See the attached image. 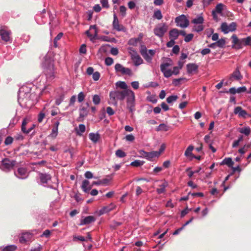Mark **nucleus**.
Listing matches in <instances>:
<instances>
[{
    "mask_svg": "<svg viewBox=\"0 0 251 251\" xmlns=\"http://www.w3.org/2000/svg\"><path fill=\"white\" fill-rule=\"evenodd\" d=\"M2 166L6 169H10L15 164V161L14 160H10L8 158H4L2 161Z\"/></svg>",
    "mask_w": 251,
    "mask_h": 251,
    "instance_id": "ddd939ff",
    "label": "nucleus"
},
{
    "mask_svg": "<svg viewBox=\"0 0 251 251\" xmlns=\"http://www.w3.org/2000/svg\"><path fill=\"white\" fill-rule=\"evenodd\" d=\"M243 78V76L241 74L239 68L237 67L236 69L233 72V73L231 75V76L229 78L230 80L233 81V78L237 80H240L242 79Z\"/></svg>",
    "mask_w": 251,
    "mask_h": 251,
    "instance_id": "2eb2a0df",
    "label": "nucleus"
},
{
    "mask_svg": "<svg viewBox=\"0 0 251 251\" xmlns=\"http://www.w3.org/2000/svg\"><path fill=\"white\" fill-rule=\"evenodd\" d=\"M131 90H121L116 89L111 91L109 93L110 102V103L116 106L117 105L118 100L123 101L125 98L129 94V91Z\"/></svg>",
    "mask_w": 251,
    "mask_h": 251,
    "instance_id": "f257e3e1",
    "label": "nucleus"
},
{
    "mask_svg": "<svg viewBox=\"0 0 251 251\" xmlns=\"http://www.w3.org/2000/svg\"><path fill=\"white\" fill-rule=\"evenodd\" d=\"M113 63V59L110 57H107L105 59V64L107 66H110Z\"/></svg>",
    "mask_w": 251,
    "mask_h": 251,
    "instance_id": "603ef678",
    "label": "nucleus"
},
{
    "mask_svg": "<svg viewBox=\"0 0 251 251\" xmlns=\"http://www.w3.org/2000/svg\"><path fill=\"white\" fill-rule=\"evenodd\" d=\"M31 234L28 233H24L20 238L19 241L21 243H25L30 238Z\"/></svg>",
    "mask_w": 251,
    "mask_h": 251,
    "instance_id": "b1692460",
    "label": "nucleus"
},
{
    "mask_svg": "<svg viewBox=\"0 0 251 251\" xmlns=\"http://www.w3.org/2000/svg\"><path fill=\"white\" fill-rule=\"evenodd\" d=\"M221 29L223 32H224V33H227L229 32V28H228V25L226 23H224L221 25Z\"/></svg>",
    "mask_w": 251,
    "mask_h": 251,
    "instance_id": "ea45409f",
    "label": "nucleus"
},
{
    "mask_svg": "<svg viewBox=\"0 0 251 251\" xmlns=\"http://www.w3.org/2000/svg\"><path fill=\"white\" fill-rule=\"evenodd\" d=\"M98 29L96 25H91L90 29L86 31L87 35L90 38L91 40L95 39L98 35Z\"/></svg>",
    "mask_w": 251,
    "mask_h": 251,
    "instance_id": "6e6552de",
    "label": "nucleus"
},
{
    "mask_svg": "<svg viewBox=\"0 0 251 251\" xmlns=\"http://www.w3.org/2000/svg\"><path fill=\"white\" fill-rule=\"evenodd\" d=\"M159 153H157V151H152L148 152L147 154V159L149 160H151L153 158L155 157H158Z\"/></svg>",
    "mask_w": 251,
    "mask_h": 251,
    "instance_id": "c85d7f7f",
    "label": "nucleus"
},
{
    "mask_svg": "<svg viewBox=\"0 0 251 251\" xmlns=\"http://www.w3.org/2000/svg\"><path fill=\"white\" fill-rule=\"evenodd\" d=\"M145 163V161H141L139 160H135V161L132 162L130 164L131 166L133 167H140L142 165H143Z\"/></svg>",
    "mask_w": 251,
    "mask_h": 251,
    "instance_id": "f704fd0d",
    "label": "nucleus"
},
{
    "mask_svg": "<svg viewBox=\"0 0 251 251\" xmlns=\"http://www.w3.org/2000/svg\"><path fill=\"white\" fill-rule=\"evenodd\" d=\"M18 176H17L19 178L23 179L26 177V170L24 168H19L18 170Z\"/></svg>",
    "mask_w": 251,
    "mask_h": 251,
    "instance_id": "393cba45",
    "label": "nucleus"
},
{
    "mask_svg": "<svg viewBox=\"0 0 251 251\" xmlns=\"http://www.w3.org/2000/svg\"><path fill=\"white\" fill-rule=\"evenodd\" d=\"M185 79L184 78H177V79H174L173 80V84L176 86H178L180 84V82L182 80H184Z\"/></svg>",
    "mask_w": 251,
    "mask_h": 251,
    "instance_id": "5fc2aeb1",
    "label": "nucleus"
},
{
    "mask_svg": "<svg viewBox=\"0 0 251 251\" xmlns=\"http://www.w3.org/2000/svg\"><path fill=\"white\" fill-rule=\"evenodd\" d=\"M217 47L222 48L224 47L226 44V41L224 39H220L218 40L216 42H215Z\"/></svg>",
    "mask_w": 251,
    "mask_h": 251,
    "instance_id": "a19ab883",
    "label": "nucleus"
},
{
    "mask_svg": "<svg viewBox=\"0 0 251 251\" xmlns=\"http://www.w3.org/2000/svg\"><path fill=\"white\" fill-rule=\"evenodd\" d=\"M86 51V45L85 44H82L79 49V52L81 53L85 54Z\"/></svg>",
    "mask_w": 251,
    "mask_h": 251,
    "instance_id": "bf43d9fd",
    "label": "nucleus"
},
{
    "mask_svg": "<svg viewBox=\"0 0 251 251\" xmlns=\"http://www.w3.org/2000/svg\"><path fill=\"white\" fill-rule=\"evenodd\" d=\"M238 131L241 133L245 134L246 136H248L251 132V128L249 126L240 128Z\"/></svg>",
    "mask_w": 251,
    "mask_h": 251,
    "instance_id": "bb28decb",
    "label": "nucleus"
},
{
    "mask_svg": "<svg viewBox=\"0 0 251 251\" xmlns=\"http://www.w3.org/2000/svg\"><path fill=\"white\" fill-rule=\"evenodd\" d=\"M90 107V103L86 102L85 105L82 106L80 109V117H84L88 115L89 112V108Z\"/></svg>",
    "mask_w": 251,
    "mask_h": 251,
    "instance_id": "dca6fc26",
    "label": "nucleus"
},
{
    "mask_svg": "<svg viewBox=\"0 0 251 251\" xmlns=\"http://www.w3.org/2000/svg\"><path fill=\"white\" fill-rule=\"evenodd\" d=\"M135 96L134 93L131 90L126 96V106L129 112L133 113L135 110Z\"/></svg>",
    "mask_w": 251,
    "mask_h": 251,
    "instance_id": "f03ea898",
    "label": "nucleus"
},
{
    "mask_svg": "<svg viewBox=\"0 0 251 251\" xmlns=\"http://www.w3.org/2000/svg\"><path fill=\"white\" fill-rule=\"evenodd\" d=\"M85 95H84V93L82 92H80L78 94V101L79 102H81L83 101L84 100Z\"/></svg>",
    "mask_w": 251,
    "mask_h": 251,
    "instance_id": "6e6d98bb",
    "label": "nucleus"
},
{
    "mask_svg": "<svg viewBox=\"0 0 251 251\" xmlns=\"http://www.w3.org/2000/svg\"><path fill=\"white\" fill-rule=\"evenodd\" d=\"M187 70L188 74L197 72L198 70V65L195 63H189L187 65Z\"/></svg>",
    "mask_w": 251,
    "mask_h": 251,
    "instance_id": "f3484780",
    "label": "nucleus"
},
{
    "mask_svg": "<svg viewBox=\"0 0 251 251\" xmlns=\"http://www.w3.org/2000/svg\"><path fill=\"white\" fill-rule=\"evenodd\" d=\"M85 131V126L83 124L79 125L78 129H76V133L77 135H81Z\"/></svg>",
    "mask_w": 251,
    "mask_h": 251,
    "instance_id": "e433bc0d",
    "label": "nucleus"
},
{
    "mask_svg": "<svg viewBox=\"0 0 251 251\" xmlns=\"http://www.w3.org/2000/svg\"><path fill=\"white\" fill-rule=\"evenodd\" d=\"M194 147L192 145H190L185 151L184 155L187 156H193L192 151L194 150Z\"/></svg>",
    "mask_w": 251,
    "mask_h": 251,
    "instance_id": "2f4dec72",
    "label": "nucleus"
},
{
    "mask_svg": "<svg viewBox=\"0 0 251 251\" xmlns=\"http://www.w3.org/2000/svg\"><path fill=\"white\" fill-rule=\"evenodd\" d=\"M170 66L171 64L167 62L162 64L160 66L161 71H163V70L167 69V68Z\"/></svg>",
    "mask_w": 251,
    "mask_h": 251,
    "instance_id": "680f3d73",
    "label": "nucleus"
},
{
    "mask_svg": "<svg viewBox=\"0 0 251 251\" xmlns=\"http://www.w3.org/2000/svg\"><path fill=\"white\" fill-rule=\"evenodd\" d=\"M163 71L161 72L163 73L164 76L166 77H169L173 75L172 72L170 69H166Z\"/></svg>",
    "mask_w": 251,
    "mask_h": 251,
    "instance_id": "49530a36",
    "label": "nucleus"
},
{
    "mask_svg": "<svg viewBox=\"0 0 251 251\" xmlns=\"http://www.w3.org/2000/svg\"><path fill=\"white\" fill-rule=\"evenodd\" d=\"M126 8L125 6H121L120 7V11L122 13L123 16H125L126 13Z\"/></svg>",
    "mask_w": 251,
    "mask_h": 251,
    "instance_id": "774afa93",
    "label": "nucleus"
},
{
    "mask_svg": "<svg viewBox=\"0 0 251 251\" xmlns=\"http://www.w3.org/2000/svg\"><path fill=\"white\" fill-rule=\"evenodd\" d=\"M17 247L15 245L7 246L2 249V251H15Z\"/></svg>",
    "mask_w": 251,
    "mask_h": 251,
    "instance_id": "79ce46f5",
    "label": "nucleus"
},
{
    "mask_svg": "<svg viewBox=\"0 0 251 251\" xmlns=\"http://www.w3.org/2000/svg\"><path fill=\"white\" fill-rule=\"evenodd\" d=\"M247 91V88L245 86H242L236 88L235 87L230 88L228 91H225V93H229L231 94H235L236 93H241L245 92Z\"/></svg>",
    "mask_w": 251,
    "mask_h": 251,
    "instance_id": "f8f14e48",
    "label": "nucleus"
},
{
    "mask_svg": "<svg viewBox=\"0 0 251 251\" xmlns=\"http://www.w3.org/2000/svg\"><path fill=\"white\" fill-rule=\"evenodd\" d=\"M178 99L177 96H170L167 98L166 101L168 103H170L173 101H176Z\"/></svg>",
    "mask_w": 251,
    "mask_h": 251,
    "instance_id": "c03bdc74",
    "label": "nucleus"
},
{
    "mask_svg": "<svg viewBox=\"0 0 251 251\" xmlns=\"http://www.w3.org/2000/svg\"><path fill=\"white\" fill-rule=\"evenodd\" d=\"M175 22L177 25L181 27H187L189 25V21L187 19L186 16L182 15L176 18Z\"/></svg>",
    "mask_w": 251,
    "mask_h": 251,
    "instance_id": "39448f33",
    "label": "nucleus"
},
{
    "mask_svg": "<svg viewBox=\"0 0 251 251\" xmlns=\"http://www.w3.org/2000/svg\"><path fill=\"white\" fill-rule=\"evenodd\" d=\"M204 21L203 18L202 16H199L197 18L194 19L192 23L195 24L201 25Z\"/></svg>",
    "mask_w": 251,
    "mask_h": 251,
    "instance_id": "c9c22d12",
    "label": "nucleus"
},
{
    "mask_svg": "<svg viewBox=\"0 0 251 251\" xmlns=\"http://www.w3.org/2000/svg\"><path fill=\"white\" fill-rule=\"evenodd\" d=\"M179 47L178 45H175L172 49V51L175 54H178L179 52Z\"/></svg>",
    "mask_w": 251,
    "mask_h": 251,
    "instance_id": "69168bd1",
    "label": "nucleus"
},
{
    "mask_svg": "<svg viewBox=\"0 0 251 251\" xmlns=\"http://www.w3.org/2000/svg\"><path fill=\"white\" fill-rule=\"evenodd\" d=\"M112 25L113 28L118 31L124 30V26L123 25L119 24L118 19L115 14L114 15V19Z\"/></svg>",
    "mask_w": 251,
    "mask_h": 251,
    "instance_id": "9b49d317",
    "label": "nucleus"
},
{
    "mask_svg": "<svg viewBox=\"0 0 251 251\" xmlns=\"http://www.w3.org/2000/svg\"><path fill=\"white\" fill-rule=\"evenodd\" d=\"M169 126L166 125L165 124H160L156 128V130L157 131H167L169 130Z\"/></svg>",
    "mask_w": 251,
    "mask_h": 251,
    "instance_id": "cd10ccee",
    "label": "nucleus"
},
{
    "mask_svg": "<svg viewBox=\"0 0 251 251\" xmlns=\"http://www.w3.org/2000/svg\"><path fill=\"white\" fill-rule=\"evenodd\" d=\"M232 39L233 45L232 48L236 50H239L243 48V44L241 39H239L237 36L235 34L231 37Z\"/></svg>",
    "mask_w": 251,
    "mask_h": 251,
    "instance_id": "1a4fd4ad",
    "label": "nucleus"
},
{
    "mask_svg": "<svg viewBox=\"0 0 251 251\" xmlns=\"http://www.w3.org/2000/svg\"><path fill=\"white\" fill-rule=\"evenodd\" d=\"M100 77V74L98 72H96L93 74V79L95 80H98Z\"/></svg>",
    "mask_w": 251,
    "mask_h": 251,
    "instance_id": "e2e57ef3",
    "label": "nucleus"
},
{
    "mask_svg": "<svg viewBox=\"0 0 251 251\" xmlns=\"http://www.w3.org/2000/svg\"><path fill=\"white\" fill-rule=\"evenodd\" d=\"M27 121L26 119H25L22 122V126H21V129L22 131L26 134L29 133V131H26V129L25 127L26 125L27 124Z\"/></svg>",
    "mask_w": 251,
    "mask_h": 251,
    "instance_id": "4c0bfd02",
    "label": "nucleus"
},
{
    "mask_svg": "<svg viewBox=\"0 0 251 251\" xmlns=\"http://www.w3.org/2000/svg\"><path fill=\"white\" fill-rule=\"evenodd\" d=\"M7 27L5 26H1L0 28V36L1 39L4 42H8L10 40V31L7 30Z\"/></svg>",
    "mask_w": 251,
    "mask_h": 251,
    "instance_id": "423d86ee",
    "label": "nucleus"
},
{
    "mask_svg": "<svg viewBox=\"0 0 251 251\" xmlns=\"http://www.w3.org/2000/svg\"><path fill=\"white\" fill-rule=\"evenodd\" d=\"M115 154L117 157L120 158H122L126 156V153L120 149L116 151Z\"/></svg>",
    "mask_w": 251,
    "mask_h": 251,
    "instance_id": "37998d69",
    "label": "nucleus"
},
{
    "mask_svg": "<svg viewBox=\"0 0 251 251\" xmlns=\"http://www.w3.org/2000/svg\"><path fill=\"white\" fill-rule=\"evenodd\" d=\"M234 112L235 114H238L239 117H245L247 115L246 110L242 109L241 106H237L234 109Z\"/></svg>",
    "mask_w": 251,
    "mask_h": 251,
    "instance_id": "6ab92c4d",
    "label": "nucleus"
},
{
    "mask_svg": "<svg viewBox=\"0 0 251 251\" xmlns=\"http://www.w3.org/2000/svg\"><path fill=\"white\" fill-rule=\"evenodd\" d=\"M13 142V138L11 137L8 136L6 138L4 143L5 145H9Z\"/></svg>",
    "mask_w": 251,
    "mask_h": 251,
    "instance_id": "338daca9",
    "label": "nucleus"
},
{
    "mask_svg": "<svg viewBox=\"0 0 251 251\" xmlns=\"http://www.w3.org/2000/svg\"><path fill=\"white\" fill-rule=\"evenodd\" d=\"M242 42L243 46H251V37L249 36L246 38L241 39Z\"/></svg>",
    "mask_w": 251,
    "mask_h": 251,
    "instance_id": "72a5a7b5",
    "label": "nucleus"
},
{
    "mask_svg": "<svg viewBox=\"0 0 251 251\" xmlns=\"http://www.w3.org/2000/svg\"><path fill=\"white\" fill-rule=\"evenodd\" d=\"M115 208V205L111 203L109 205L103 206L101 209L99 211V215H101L105 213H108L111 211Z\"/></svg>",
    "mask_w": 251,
    "mask_h": 251,
    "instance_id": "4468645a",
    "label": "nucleus"
},
{
    "mask_svg": "<svg viewBox=\"0 0 251 251\" xmlns=\"http://www.w3.org/2000/svg\"><path fill=\"white\" fill-rule=\"evenodd\" d=\"M249 146H250L249 145H244V146L243 148H242L239 150V151H238L241 154H244L247 150V149L249 147Z\"/></svg>",
    "mask_w": 251,
    "mask_h": 251,
    "instance_id": "052dcab7",
    "label": "nucleus"
},
{
    "mask_svg": "<svg viewBox=\"0 0 251 251\" xmlns=\"http://www.w3.org/2000/svg\"><path fill=\"white\" fill-rule=\"evenodd\" d=\"M129 53L130 55L132 60L134 62V65L138 66L142 64L143 62V60L137 51L132 48L129 49Z\"/></svg>",
    "mask_w": 251,
    "mask_h": 251,
    "instance_id": "7ed1b4c3",
    "label": "nucleus"
},
{
    "mask_svg": "<svg viewBox=\"0 0 251 251\" xmlns=\"http://www.w3.org/2000/svg\"><path fill=\"white\" fill-rule=\"evenodd\" d=\"M203 29L204 26L202 25H195L193 27V30L199 32L203 30Z\"/></svg>",
    "mask_w": 251,
    "mask_h": 251,
    "instance_id": "de8ad7c7",
    "label": "nucleus"
},
{
    "mask_svg": "<svg viewBox=\"0 0 251 251\" xmlns=\"http://www.w3.org/2000/svg\"><path fill=\"white\" fill-rule=\"evenodd\" d=\"M237 25L235 23L232 22L229 25H228L229 31H234L236 29Z\"/></svg>",
    "mask_w": 251,
    "mask_h": 251,
    "instance_id": "8fccbe9b",
    "label": "nucleus"
},
{
    "mask_svg": "<svg viewBox=\"0 0 251 251\" xmlns=\"http://www.w3.org/2000/svg\"><path fill=\"white\" fill-rule=\"evenodd\" d=\"M194 37V34L192 33L186 34L185 36L184 41L186 42H189Z\"/></svg>",
    "mask_w": 251,
    "mask_h": 251,
    "instance_id": "3c124183",
    "label": "nucleus"
},
{
    "mask_svg": "<svg viewBox=\"0 0 251 251\" xmlns=\"http://www.w3.org/2000/svg\"><path fill=\"white\" fill-rule=\"evenodd\" d=\"M153 17L157 19V20H161L162 18L161 12L160 10H155L154 12Z\"/></svg>",
    "mask_w": 251,
    "mask_h": 251,
    "instance_id": "58836bf2",
    "label": "nucleus"
},
{
    "mask_svg": "<svg viewBox=\"0 0 251 251\" xmlns=\"http://www.w3.org/2000/svg\"><path fill=\"white\" fill-rule=\"evenodd\" d=\"M140 53L144 58L148 62H151L152 58L148 53L147 49L145 46L141 45L140 49Z\"/></svg>",
    "mask_w": 251,
    "mask_h": 251,
    "instance_id": "9d476101",
    "label": "nucleus"
},
{
    "mask_svg": "<svg viewBox=\"0 0 251 251\" xmlns=\"http://www.w3.org/2000/svg\"><path fill=\"white\" fill-rule=\"evenodd\" d=\"M93 101L96 105H98L100 103V98L98 95H95L93 97Z\"/></svg>",
    "mask_w": 251,
    "mask_h": 251,
    "instance_id": "a18cd8bd",
    "label": "nucleus"
},
{
    "mask_svg": "<svg viewBox=\"0 0 251 251\" xmlns=\"http://www.w3.org/2000/svg\"><path fill=\"white\" fill-rule=\"evenodd\" d=\"M95 221V218L94 216H89L85 217L83 220L81 221L80 225H87Z\"/></svg>",
    "mask_w": 251,
    "mask_h": 251,
    "instance_id": "412c9836",
    "label": "nucleus"
},
{
    "mask_svg": "<svg viewBox=\"0 0 251 251\" xmlns=\"http://www.w3.org/2000/svg\"><path fill=\"white\" fill-rule=\"evenodd\" d=\"M41 250L42 246L39 244H37L31 249L30 251H41Z\"/></svg>",
    "mask_w": 251,
    "mask_h": 251,
    "instance_id": "13d9d810",
    "label": "nucleus"
},
{
    "mask_svg": "<svg viewBox=\"0 0 251 251\" xmlns=\"http://www.w3.org/2000/svg\"><path fill=\"white\" fill-rule=\"evenodd\" d=\"M138 41L139 40L138 39L132 38L129 40L128 44L129 45L135 46L137 42H138Z\"/></svg>",
    "mask_w": 251,
    "mask_h": 251,
    "instance_id": "0e129e2a",
    "label": "nucleus"
},
{
    "mask_svg": "<svg viewBox=\"0 0 251 251\" xmlns=\"http://www.w3.org/2000/svg\"><path fill=\"white\" fill-rule=\"evenodd\" d=\"M57 133H58L57 127H53L52 129L51 133L50 135L51 137L54 138L57 135Z\"/></svg>",
    "mask_w": 251,
    "mask_h": 251,
    "instance_id": "09e8293b",
    "label": "nucleus"
},
{
    "mask_svg": "<svg viewBox=\"0 0 251 251\" xmlns=\"http://www.w3.org/2000/svg\"><path fill=\"white\" fill-rule=\"evenodd\" d=\"M126 141L133 142L135 140V137L132 134H128L124 137Z\"/></svg>",
    "mask_w": 251,
    "mask_h": 251,
    "instance_id": "4d7b16f0",
    "label": "nucleus"
},
{
    "mask_svg": "<svg viewBox=\"0 0 251 251\" xmlns=\"http://www.w3.org/2000/svg\"><path fill=\"white\" fill-rule=\"evenodd\" d=\"M224 6L225 5L221 3H218L215 6V8L214 11H215V12L218 14H221Z\"/></svg>",
    "mask_w": 251,
    "mask_h": 251,
    "instance_id": "473e14b6",
    "label": "nucleus"
},
{
    "mask_svg": "<svg viewBox=\"0 0 251 251\" xmlns=\"http://www.w3.org/2000/svg\"><path fill=\"white\" fill-rule=\"evenodd\" d=\"M122 223L121 222L113 221L112 223L110 225V227L111 228L115 229L118 226H121Z\"/></svg>",
    "mask_w": 251,
    "mask_h": 251,
    "instance_id": "864d4df0",
    "label": "nucleus"
},
{
    "mask_svg": "<svg viewBox=\"0 0 251 251\" xmlns=\"http://www.w3.org/2000/svg\"><path fill=\"white\" fill-rule=\"evenodd\" d=\"M115 69L116 72H121L122 75H127L129 76L132 75V72L130 69L125 68L119 63L115 65Z\"/></svg>",
    "mask_w": 251,
    "mask_h": 251,
    "instance_id": "0eeeda50",
    "label": "nucleus"
},
{
    "mask_svg": "<svg viewBox=\"0 0 251 251\" xmlns=\"http://www.w3.org/2000/svg\"><path fill=\"white\" fill-rule=\"evenodd\" d=\"M167 186L166 182H164L162 184L159 185V188L156 189V192L158 194H162L165 191V188Z\"/></svg>",
    "mask_w": 251,
    "mask_h": 251,
    "instance_id": "7c9ffc66",
    "label": "nucleus"
},
{
    "mask_svg": "<svg viewBox=\"0 0 251 251\" xmlns=\"http://www.w3.org/2000/svg\"><path fill=\"white\" fill-rule=\"evenodd\" d=\"M169 34L170 39L176 40L179 36V30L176 28H173L169 31Z\"/></svg>",
    "mask_w": 251,
    "mask_h": 251,
    "instance_id": "aec40b11",
    "label": "nucleus"
},
{
    "mask_svg": "<svg viewBox=\"0 0 251 251\" xmlns=\"http://www.w3.org/2000/svg\"><path fill=\"white\" fill-rule=\"evenodd\" d=\"M168 26L164 23H161L157 25L154 28L153 31L155 35L162 37L165 33L167 31Z\"/></svg>",
    "mask_w": 251,
    "mask_h": 251,
    "instance_id": "20e7f679",
    "label": "nucleus"
},
{
    "mask_svg": "<svg viewBox=\"0 0 251 251\" xmlns=\"http://www.w3.org/2000/svg\"><path fill=\"white\" fill-rule=\"evenodd\" d=\"M40 179L42 183H47L49 180H50L51 176L49 174L41 173Z\"/></svg>",
    "mask_w": 251,
    "mask_h": 251,
    "instance_id": "4be33fe9",
    "label": "nucleus"
},
{
    "mask_svg": "<svg viewBox=\"0 0 251 251\" xmlns=\"http://www.w3.org/2000/svg\"><path fill=\"white\" fill-rule=\"evenodd\" d=\"M92 187V185H90V182L88 180L85 179L82 181L81 189L84 192L89 193Z\"/></svg>",
    "mask_w": 251,
    "mask_h": 251,
    "instance_id": "a211bd4d",
    "label": "nucleus"
},
{
    "mask_svg": "<svg viewBox=\"0 0 251 251\" xmlns=\"http://www.w3.org/2000/svg\"><path fill=\"white\" fill-rule=\"evenodd\" d=\"M234 162L230 157L225 158L221 163V165H226L229 167H232Z\"/></svg>",
    "mask_w": 251,
    "mask_h": 251,
    "instance_id": "5701e85b",
    "label": "nucleus"
},
{
    "mask_svg": "<svg viewBox=\"0 0 251 251\" xmlns=\"http://www.w3.org/2000/svg\"><path fill=\"white\" fill-rule=\"evenodd\" d=\"M116 86L122 89V90H129L127 89V85L124 81H118L116 83Z\"/></svg>",
    "mask_w": 251,
    "mask_h": 251,
    "instance_id": "c756f323",
    "label": "nucleus"
},
{
    "mask_svg": "<svg viewBox=\"0 0 251 251\" xmlns=\"http://www.w3.org/2000/svg\"><path fill=\"white\" fill-rule=\"evenodd\" d=\"M89 139L94 143H97L100 138V135L99 133H90L89 134Z\"/></svg>",
    "mask_w": 251,
    "mask_h": 251,
    "instance_id": "a878e982",
    "label": "nucleus"
}]
</instances>
